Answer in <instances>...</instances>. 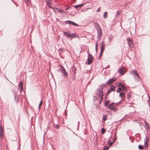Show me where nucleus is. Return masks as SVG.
Wrapping results in <instances>:
<instances>
[{
  "label": "nucleus",
  "mask_w": 150,
  "mask_h": 150,
  "mask_svg": "<svg viewBox=\"0 0 150 150\" xmlns=\"http://www.w3.org/2000/svg\"><path fill=\"white\" fill-rule=\"evenodd\" d=\"M108 13V12L107 11H105L104 13L103 18H107V15Z\"/></svg>",
  "instance_id": "obj_21"
},
{
  "label": "nucleus",
  "mask_w": 150,
  "mask_h": 150,
  "mask_svg": "<svg viewBox=\"0 0 150 150\" xmlns=\"http://www.w3.org/2000/svg\"><path fill=\"white\" fill-rule=\"evenodd\" d=\"M138 148L140 150H142L143 148V146L141 145H139L138 146Z\"/></svg>",
  "instance_id": "obj_25"
},
{
  "label": "nucleus",
  "mask_w": 150,
  "mask_h": 150,
  "mask_svg": "<svg viewBox=\"0 0 150 150\" xmlns=\"http://www.w3.org/2000/svg\"><path fill=\"white\" fill-rule=\"evenodd\" d=\"M93 58L92 55L91 54H88V59L86 62H87V64L88 65L92 63Z\"/></svg>",
  "instance_id": "obj_5"
},
{
  "label": "nucleus",
  "mask_w": 150,
  "mask_h": 150,
  "mask_svg": "<svg viewBox=\"0 0 150 150\" xmlns=\"http://www.w3.org/2000/svg\"><path fill=\"white\" fill-rule=\"evenodd\" d=\"M107 115H103L102 120L105 121L107 120Z\"/></svg>",
  "instance_id": "obj_19"
},
{
  "label": "nucleus",
  "mask_w": 150,
  "mask_h": 150,
  "mask_svg": "<svg viewBox=\"0 0 150 150\" xmlns=\"http://www.w3.org/2000/svg\"><path fill=\"white\" fill-rule=\"evenodd\" d=\"M103 45H101L100 46V50L103 51L105 50L104 46H103Z\"/></svg>",
  "instance_id": "obj_24"
},
{
  "label": "nucleus",
  "mask_w": 150,
  "mask_h": 150,
  "mask_svg": "<svg viewBox=\"0 0 150 150\" xmlns=\"http://www.w3.org/2000/svg\"><path fill=\"white\" fill-rule=\"evenodd\" d=\"M115 89L114 86H112V87H111L109 90H108L106 93V95H108L112 91H114Z\"/></svg>",
  "instance_id": "obj_11"
},
{
  "label": "nucleus",
  "mask_w": 150,
  "mask_h": 150,
  "mask_svg": "<svg viewBox=\"0 0 150 150\" xmlns=\"http://www.w3.org/2000/svg\"><path fill=\"white\" fill-rule=\"evenodd\" d=\"M14 97L15 101L17 103L18 102V96H16L15 94H14Z\"/></svg>",
  "instance_id": "obj_15"
},
{
  "label": "nucleus",
  "mask_w": 150,
  "mask_h": 150,
  "mask_svg": "<svg viewBox=\"0 0 150 150\" xmlns=\"http://www.w3.org/2000/svg\"><path fill=\"white\" fill-rule=\"evenodd\" d=\"M50 1V0H46V3L47 4H49Z\"/></svg>",
  "instance_id": "obj_47"
},
{
  "label": "nucleus",
  "mask_w": 150,
  "mask_h": 150,
  "mask_svg": "<svg viewBox=\"0 0 150 150\" xmlns=\"http://www.w3.org/2000/svg\"><path fill=\"white\" fill-rule=\"evenodd\" d=\"M117 128H115V130H117Z\"/></svg>",
  "instance_id": "obj_64"
},
{
  "label": "nucleus",
  "mask_w": 150,
  "mask_h": 150,
  "mask_svg": "<svg viewBox=\"0 0 150 150\" xmlns=\"http://www.w3.org/2000/svg\"><path fill=\"white\" fill-rule=\"evenodd\" d=\"M74 6L75 8L77 9H78L79 8H80V7H79V6H78V5H74Z\"/></svg>",
  "instance_id": "obj_39"
},
{
  "label": "nucleus",
  "mask_w": 150,
  "mask_h": 150,
  "mask_svg": "<svg viewBox=\"0 0 150 150\" xmlns=\"http://www.w3.org/2000/svg\"><path fill=\"white\" fill-rule=\"evenodd\" d=\"M71 22H72V21H69V20L67 21H65L66 23L69 24H71Z\"/></svg>",
  "instance_id": "obj_34"
},
{
  "label": "nucleus",
  "mask_w": 150,
  "mask_h": 150,
  "mask_svg": "<svg viewBox=\"0 0 150 150\" xmlns=\"http://www.w3.org/2000/svg\"><path fill=\"white\" fill-rule=\"evenodd\" d=\"M148 97H149V106H150V98L149 97V96H148Z\"/></svg>",
  "instance_id": "obj_51"
},
{
  "label": "nucleus",
  "mask_w": 150,
  "mask_h": 150,
  "mask_svg": "<svg viewBox=\"0 0 150 150\" xmlns=\"http://www.w3.org/2000/svg\"><path fill=\"white\" fill-rule=\"evenodd\" d=\"M116 134H117V132H116V133L114 134V135H115V137H116Z\"/></svg>",
  "instance_id": "obj_58"
},
{
  "label": "nucleus",
  "mask_w": 150,
  "mask_h": 150,
  "mask_svg": "<svg viewBox=\"0 0 150 150\" xmlns=\"http://www.w3.org/2000/svg\"><path fill=\"white\" fill-rule=\"evenodd\" d=\"M128 45L130 48H132L134 46L133 45L132 39L129 38H128L127 39Z\"/></svg>",
  "instance_id": "obj_7"
},
{
  "label": "nucleus",
  "mask_w": 150,
  "mask_h": 150,
  "mask_svg": "<svg viewBox=\"0 0 150 150\" xmlns=\"http://www.w3.org/2000/svg\"><path fill=\"white\" fill-rule=\"evenodd\" d=\"M103 53V51L100 50V53L99 55V57H102Z\"/></svg>",
  "instance_id": "obj_35"
},
{
  "label": "nucleus",
  "mask_w": 150,
  "mask_h": 150,
  "mask_svg": "<svg viewBox=\"0 0 150 150\" xmlns=\"http://www.w3.org/2000/svg\"><path fill=\"white\" fill-rule=\"evenodd\" d=\"M58 11L60 13H62V12L63 11V10L61 9H59L58 10Z\"/></svg>",
  "instance_id": "obj_38"
},
{
  "label": "nucleus",
  "mask_w": 150,
  "mask_h": 150,
  "mask_svg": "<svg viewBox=\"0 0 150 150\" xmlns=\"http://www.w3.org/2000/svg\"><path fill=\"white\" fill-rule=\"evenodd\" d=\"M108 67H110V65H108V66H107Z\"/></svg>",
  "instance_id": "obj_62"
},
{
  "label": "nucleus",
  "mask_w": 150,
  "mask_h": 150,
  "mask_svg": "<svg viewBox=\"0 0 150 150\" xmlns=\"http://www.w3.org/2000/svg\"><path fill=\"white\" fill-rule=\"evenodd\" d=\"M11 1L12 2H13L14 3H14V1H13V0H11Z\"/></svg>",
  "instance_id": "obj_60"
},
{
  "label": "nucleus",
  "mask_w": 150,
  "mask_h": 150,
  "mask_svg": "<svg viewBox=\"0 0 150 150\" xmlns=\"http://www.w3.org/2000/svg\"><path fill=\"white\" fill-rule=\"evenodd\" d=\"M117 104V103H112L110 105H112V106H113H113L114 105V104Z\"/></svg>",
  "instance_id": "obj_49"
},
{
  "label": "nucleus",
  "mask_w": 150,
  "mask_h": 150,
  "mask_svg": "<svg viewBox=\"0 0 150 150\" xmlns=\"http://www.w3.org/2000/svg\"><path fill=\"white\" fill-rule=\"evenodd\" d=\"M116 80V79L114 78H112L111 79H110L108 81L106 82V84H109L110 83H113L114 81H115Z\"/></svg>",
  "instance_id": "obj_9"
},
{
  "label": "nucleus",
  "mask_w": 150,
  "mask_h": 150,
  "mask_svg": "<svg viewBox=\"0 0 150 150\" xmlns=\"http://www.w3.org/2000/svg\"><path fill=\"white\" fill-rule=\"evenodd\" d=\"M96 25L97 26V30L98 32V39L100 40V37L102 34V29L100 27L98 23L96 24Z\"/></svg>",
  "instance_id": "obj_2"
},
{
  "label": "nucleus",
  "mask_w": 150,
  "mask_h": 150,
  "mask_svg": "<svg viewBox=\"0 0 150 150\" xmlns=\"http://www.w3.org/2000/svg\"><path fill=\"white\" fill-rule=\"evenodd\" d=\"M107 84H106V83H105V84H103L102 85H101V86L103 87L104 86H106V85Z\"/></svg>",
  "instance_id": "obj_50"
},
{
  "label": "nucleus",
  "mask_w": 150,
  "mask_h": 150,
  "mask_svg": "<svg viewBox=\"0 0 150 150\" xmlns=\"http://www.w3.org/2000/svg\"><path fill=\"white\" fill-rule=\"evenodd\" d=\"M63 33L64 34L65 36L68 37H69V35H70V34L69 33L67 32H63Z\"/></svg>",
  "instance_id": "obj_20"
},
{
  "label": "nucleus",
  "mask_w": 150,
  "mask_h": 150,
  "mask_svg": "<svg viewBox=\"0 0 150 150\" xmlns=\"http://www.w3.org/2000/svg\"><path fill=\"white\" fill-rule=\"evenodd\" d=\"M113 37L112 35H109L108 40H109V42H110L111 40L113 39Z\"/></svg>",
  "instance_id": "obj_16"
},
{
  "label": "nucleus",
  "mask_w": 150,
  "mask_h": 150,
  "mask_svg": "<svg viewBox=\"0 0 150 150\" xmlns=\"http://www.w3.org/2000/svg\"><path fill=\"white\" fill-rule=\"evenodd\" d=\"M126 93L125 92H122L120 93L119 94V96H120L121 98L124 95H125Z\"/></svg>",
  "instance_id": "obj_18"
},
{
  "label": "nucleus",
  "mask_w": 150,
  "mask_h": 150,
  "mask_svg": "<svg viewBox=\"0 0 150 150\" xmlns=\"http://www.w3.org/2000/svg\"><path fill=\"white\" fill-rule=\"evenodd\" d=\"M71 25H72L75 26H78V24H77L75 23L74 22H73V21H72Z\"/></svg>",
  "instance_id": "obj_30"
},
{
  "label": "nucleus",
  "mask_w": 150,
  "mask_h": 150,
  "mask_svg": "<svg viewBox=\"0 0 150 150\" xmlns=\"http://www.w3.org/2000/svg\"><path fill=\"white\" fill-rule=\"evenodd\" d=\"M131 73L132 74V75L134 76V78H136V80L139 81L140 79L139 75L138 74L137 71L135 70H133L131 71Z\"/></svg>",
  "instance_id": "obj_4"
},
{
  "label": "nucleus",
  "mask_w": 150,
  "mask_h": 150,
  "mask_svg": "<svg viewBox=\"0 0 150 150\" xmlns=\"http://www.w3.org/2000/svg\"><path fill=\"white\" fill-rule=\"evenodd\" d=\"M116 139V137H115V138L113 140L112 143H114Z\"/></svg>",
  "instance_id": "obj_44"
},
{
  "label": "nucleus",
  "mask_w": 150,
  "mask_h": 150,
  "mask_svg": "<svg viewBox=\"0 0 150 150\" xmlns=\"http://www.w3.org/2000/svg\"><path fill=\"white\" fill-rule=\"evenodd\" d=\"M79 125H80V122L79 121H78V122L77 127V129L78 130H79Z\"/></svg>",
  "instance_id": "obj_37"
},
{
  "label": "nucleus",
  "mask_w": 150,
  "mask_h": 150,
  "mask_svg": "<svg viewBox=\"0 0 150 150\" xmlns=\"http://www.w3.org/2000/svg\"><path fill=\"white\" fill-rule=\"evenodd\" d=\"M145 124L146 125V129H149V125L148 123L145 122Z\"/></svg>",
  "instance_id": "obj_26"
},
{
  "label": "nucleus",
  "mask_w": 150,
  "mask_h": 150,
  "mask_svg": "<svg viewBox=\"0 0 150 150\" xmlns=\"http://www.w3.org/2000/svg\"><path fill=\"white\" fill-rule=\"evenodd\" d=\"M103 97L102 98H100V99L99 102V104H100L101 103L103 100Z\"/></svg>",
  "instance_id": "obj_45"
},
{
  "label": "nucleus",
  "mask_w": 150,
  "mask_h": 150,
  "mask_svg": "<svg viewBox=\"0 0 150 150\" xmlns=\"http://www.w3.org/2000/svg\"><path fill=\"white\" fill-rule=\"evenodd\" d=\"M77 35L76 33H74L73 34H70L69 35V37L74 38L75 37H77Z\"/></svg>",
  "instance_id": "obj_13"
},
{
  "label": "nucleus",
  "mask_w": 150,
  "mask_h": 150,
  "mask_svg": "<svg viewBox=\"0 0 150 150\" xmlns=\"http://www.w3.org/2000/svg\"><path fill=\"white\" fill-rule=\"evenodd\" d=\"M109 148V146H105L103 148V150H108Z\"/></svg>",
  "instance_id": "obj_32"
},
{
  "label": "nucleus",
  "mask_w": 150,
  "mask_h": 150,
  "mask_svg": "<svg viewBox=\"0 0 150 150\" xmlns=\"http://www.w3.org/2000/svg\"><path fill=\"white\" fill-rule=\"evenodd\" d=\"M119 72L122 75H123L125 73V72H124V70H123L121 68H120L119 69Z\"/></svg>",
  "instance_id": "obj_14"
},
{
  "label": "nucleus",
  "mask_w": 150,
  "mask_h": 150,
  "mask_svg": "<svg viewBox=\"0 0 150 150\" xmlns=\"http://www.w3.org/2000/svg\"><path fill=\"white\" fill-rule=\"evenodd\" d=\"M118 110V108H116L115 107H113L112 110H113L114 111H117Z\"/></svg>",
  "instance_id": "obj_27"
},
{
  "label": "nucleus",
  "mask_w": 150,
  "mask_h": 150,
  "mask_svg": "<svg viewBox=\"0 0 150 150\" xmlns=\"http://www.w3.org/2000/svg\"><path fill=\"white\" fill-rule=\"evenodd\" d=\"M72 71H73V74H75L76 73V68L75 67H74V68H73V69Z\"/></svg>",
  "instance_id": "obj_28"
},
{
  "label": "nucleus",
  "mask_w": 150,
  "mask_h": 150,
  "mask_svg": "<svg viewBox=\"0 0 150 150\" xmlns=\"http://www.w3.org/2000/svg\"><path fill=\"white\" fill-rule=\"evenodd\" d=\"M120 12L118 11V12H117V15H119L120 14Z\"/></svg>",
  "instance_id": "obj_54"
},
{
  "label": "nucleus",
  "mask_w": 150,
  "mask_h": 150,
  "mask_svg": "<svg viewBox=\"0 0 150 150\" xmlns=\"http://www.w3.org/2000/svg\"><path fill=\"white\" fill-rule=\"evenodd\" d=\"M20 146H21V144H20V143H19V147H20Z\"/></svg>",
  "instance_id": "obj_61"
},
{
  "label": "nucleus",
  "mask_w": 150,
  "mask_h": 150,
  "mask_svg": "<svg viewBox=\"0 0 150 150\" xmlns=\"http://www.w3.org/2000/svg\"><path fill=\"white\" fill-rule=\"evenodd\" d=\"M113 143H112V142H111L110 140L108 142V144L110 146H111Z\"/></svg>",
  "instance_id": "obj_36"
},
{
  "label": "nucleus",
  "mask_w": 150,
  "mask_h": 150,
  "mask_svg": "<svg viewBox=\"0 0 150 150\" xmlns=\"http://www.w3.org/2000/svg\"><path fill=\"white\" fill-rule=\"evenodd\" d=\"M124 100V99H121V100L120 101V102H118L117 103V104H118V103L120 104V103H121V101H122V100Z\"/></svg>",
  "instance_id": "obj_52"
},
{
  "label": "nucleus",
  "mask_w": 150,
  "mask_h": 150,
  "mask_svg": "<svg viewBox=\"0 0 150 150\" xmlns=\"http://www.w3.org/2000/svg\"><path fill=\"white\" fill-rule=\"evenodd\" d=\"M62 15L63 16H65L66 15V13L64 11L63 12H62Z\"/></svg>",
  "instance_id": "obj_48"
},
{
  "label": "nucleus",
  "mask_w": 150,
  "mask_h": 150,
  "mask_svg": "<svg viewBox=\"0 0 150 150\" xmlns=\"http://www.w3.org/2000/svg\"><path fill=\"white\" fill-rule=\"evenodd\" d=\"M61 68L59 69L60 72L62 73V75L64 77H67L68 76V73L65 70L64 68L62 65L60 66Z\"/></svg>",
  "instance_id": "obj_3"
},
{
  "label": "nucleus",
  "mask_w": 150,
  "mask_h": 150,
  "mask_svg": "<svg viewBox=\"0 0 150 150\" xmlns=\"http://www.w3.org/2000/svg\"><path fill=\"white\" fill-rule=\"evenodd\" d=\"M96 93L99 98H102L103 97V88L100 87L96 91Z\"/></svg>",
  "instance_id": "obj_1"
},
{
  "label": "nucleus",
  "mask_w": 150,
  "mask_h": 150,
  "mask_svg": "<svg viewBox=\"0 0 150 150\" xmlns=\"http://www.w3.org/2000/svg\"><path fill=\"white\" fill-rule=\"evenodd\" d=\"M127 98L128 99H129V97L130 96L129 95H127Z\"/></svg>",
  "instance_id": "obj_57"
},
{
  "label": "nucleus",
  "mask_w": 150,
  "mask_h": 150,
  "mask_svg": "<svg viewBox=\"0 0 150 150\" xmlns=\"http://www.w3.org/2000/svg\"><path fill=\"white\" fill-rule=\"evenodd\" d=\"M110 102V101L109 100H106L104 104V105L105 107H107L109 105L108 104Z\"/></svg>",
  "instance_id": "obj_17"
},
{
  "label": "nucleus",
  "mask_w": 150,
  "mask_h": 150,
  "mask_svg": "<svg viewBox=\"0 0 150 150\" xmlns=\"http://www.w3.org/2000/svg\"><path fill=\"white\" fill-rule=\"evenodd\" d=\"M84 4H80L78 5V6H79V7L81 8L82 6H83Z\"/></svg>",
  "instance_id": "obj_46"
},
{
  "label": "nucleus",
  "mask_w": 150,
  "mask_h": 150,
  "mask_svg": "<svg viewBox=\"0 0 150 150\" xmlns=\"http://www.w3.org/2000/svg\"><path fill=\"white\" fill-rule=\"evenodd\" d=\"M14 4H15V5H16V6H18V5H17L15 3Z\"/></svg>",
  "instance_id": "obj_63"
},
{
  "label": "nucleus",
  "mask_w": 150,
  "mask_h": 150,
  "mask_svg": "<svg viewBox=\"0 0 150 150\" xmlns=\"http://www.w3.org/2000/svg\"><path fill=\"white\" fill-rule=\"evenodd\" d=\"M100 10H101V7H99L98 9H97V12H98L99 11H100Z\"/></svg>",
  "instance_id": "obj_43"
},
{
  "label": "nucleus",
  "mask_w": 150,
  "mask_h": 150,
  "mask_svg": "<svg viewBox=\"0 0 150 150\" xmlns=\"http://www.w3.org/2000/svg\"><path fill=\"white\" fill-rule=\"evenodd\" d=\"M149 139L148 138L146 135V138L145 139H144V145L145 146V148H146L148 146V140H149Z\"/></svg>",
  "instance_id": "obj_10"
},
{
  "label": "nucleus",
  "mask_w": 150,
  "mask_h": 150,
  "mask_svg": "<svg viewBox=\"0 0 150 150\" xmlns=\"http://www.w3.org/2000/svg\"><path fill=\"white\" fill-rule=\"evenodd\" d=\"M122 88L120 87H119L118 89L116 90V91L117 93L120 92L122 90Z\"/></svg>",
  "instance_id": "obj_33"
},
{
  "label": "nucleus",
  "mask_w": 150,
  "mask_h": 150,
  "mask_svg": "<svg viewBox=\"0 0 150 150\" xmlns=\"http://www.w3.org/2000/svg\"><path fill=\"white\" fill-rule=\"evenodd\" d=\"M23 83L22 81H21L18 84V89L21 93L23 90Z\"/></svg>",
  "instance_id": "obj_6"
},
{
  "label": "nucleus",
  "mask_w": 150,
  "mask_h": 150,
  "mask_svg": "<svg viewBox=\"0 0 150 150\" xmlns=\"http://www.w3.org/2000/svg\"><path fill=\"white\" fill-rule=\"evenodd\" d=\"M113 107V106H112V105H108V108L112 110Z\"/></svg>",
  "instance_id": "obj_31"
},
{
  "label": "nucleus",
  "mask_w": 150,
  "mask_h": 150,
  "mask_svg": "<svg viewBox=\"0 0 150 150\" xmlns=\"http://www.w3.org/2000/svg\"><path fill=\"white\" fill-rule=\"evenodd\" d=\"M59 51L61 52V51H62L63 49H61H61H59Z\"/></svg>",
  "instance_id": "obj_56"
},
{
  "label": "nucleus",
  "mask_w": 150,
  "mask_h": 150,
  "mask_svg": "<svg viewBox=\"0 0 150 150\" xmlns=\"http://www.w3.org/2000/svg\"><path fill=\"white\" fill-rule=\"evenodd\" d=\"M101 130V134H104L106 131V130H105V129L104 128H102Z\"/></svg>",
  "instance_id": "obj_23"
},
{
  "label": "nucleus",
  "mask_w": 150,
  "mask_h": 150,
  "mask_svg": "<svg viewBox=\"0 0 150 150\" xmlns=\"http://www.w3.org/2000/svg\"><path fill=\"white\" fill-rule=\"evenodd\" d=\"M42 100L40 102L39 105L38 107H39V110L40 109V108L41 105H42Z\"/></svg>",
  "instance_id": "obj_22"
},
{
  "label": "nucleus",
  "mask_w": 150,
  "mask_h": 150,
  "mask_svg": "<svg viewBox=\"0 0 150 150\" xmlns=\"http://www.w3.org/2000/svg\"><path fill=\"white\" fill-rule=\"evenodd\" d=\"M3 127L2 126H1L0 127V136L1 138L3 137Z\"/></svg>",
  "instance_id": "obj_12"
},
{
  "label": "nucleus",
  "mask_w": 150,
  "mask_h": 150,
  "mask_svg": "<svg viewBox=\"0 0 150 150\" xmlns=\"http://www.w3.org/2000/svg\"><path fill=\"white\" fill-rule=\"evenodd\" d=\"M47 5L51 9H53L54 8V7H53L52 6H51L50 2H49V4H47Z\"/></svg>",
  "instance_id": "obj_29"
},
{
  "label": "nucleus",
  "mask_w": 150,
  "mask_h": 150,
  "mask_svg": "<svg viewBox=\"0 0 150 150\" xmlns=\"http://www.w3.org/2000/svg\"><path fill=\"white\" fill-rule=\"evenodd\" d=\"M69 8V7H68L66 8V10H68Z\"/></svg>",
  "instance_id": "obj_59"
},
{
  "label": "nucleus",
  "mask_w": 150,
  "mask_h": 150,
  "mask_svg": "<svg viewBox=\"0 0 150 150\" xmlns=\"http://www.w3.org/2000/svg\"><path fill=\"white\" fill-rule=\"evenodd\" d=\"M101 45H103V46H105V45L103 41L102 42Z\"/></svg>",
  "instance_id": "obj_55"
},
{
  "label": "nucleus",
  "mask_w": 150,
  "mask_h": 150,
  "mask_svg": "<svg viewBox=\"0 0 150 150\" xmlns=\"http://www.w3.org/2000/svg\"><path fill=\"white\" fill-rule=\"evenodd\" d=\"M97 99V97L96 96H93V100L94 101H95Z\"/></svg>",
  "instance_id": "obj_40"
},
{
  "label": "nucleus",
  "mask_w": 150,
  "mask_h": 150,
  "mask_svg": "<svg viewBox=\"0 0 150 150\" xmlns=\"http://www.w3.org/2000/svg\"><path fill=\"white\" fill-rule=\"evenodd\" d=\"M97 46H98L97 43H96V47H95V50H96V52H97Z\"/></svg>",
  "instance_id": "obj_42"
},
{
  "label": "nucleus",
  "mask_w": 150,
  "mask_h": 150,
  "mask_svg": "<svg viewBox=\"0 0 150 150\" xmlns=\"http://www.w3.org/2000/svg\"><path fill=\"white\" fill-rule=\"evenodd\" d=\"M134 121L135 122H138V120H134Z\"/></svg>",
  "instance_id": "obj_53"
},
{
  "label": "nucleus",
  "mask_w": 150,
  "mask_h": 150,
  "mask_svg": "<svg viewBox=\"0 0 150 150\" xmlns=\"http://www.w3.org/2000/svg\"><path fill=\"white\" fill-rule=\"evenodd\" d=\"M55 127L57 129H58L59 128V125H54Z\"/></svg>",
  "instance_id": "obj_41"
},
{
  "label": "nucleus",
  "mask_w": 150,
  "mask_h": 150,
  "mask_svg": "<svg viewBox=\"0 0 150 150\" xmlns=\"http://www.w3.org/2000/svg\"><path fill=\"white\" fill-rule=\"evenodd\" d=\"M118 86L119 87H121V88H122V89L123 90V91H126L127 89L125 87V86L121 83H118Z\"/></svg>",
  "instance_id": "obj_8"
}]
</instances>
